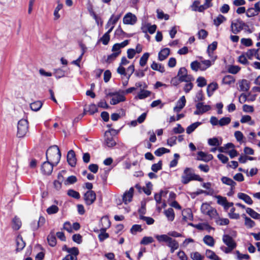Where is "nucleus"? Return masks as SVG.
Here are the masks:
<instances>
[{
  "mask_svg": "<svg viewBox=\"0 0 260 260\" xmlns=\"http://www.w3.org/2000/svg\"><path fill=\"white\" fill-rule=\"evenodd\" d=\"M155 237L159 243H166L167 246L170 248V252L172 253L179 247V243L176 239H173L166 234L156 235Z\"/></svg>",
  "mask_w": 260,
  "mask_h": 260,
  "instance_id": "nucleus-1",
  "label": "nucleus"
},
{
  "mask_svg": "<svg viewBox=\"0 0 260 260\" xmlns=\"http://www.w3.org/2000/svg\"><path fill=\"white\" fill-rule=\"evenodd\" d=\"M47 160L49 161L56 166L61 158V152L57 145L50 147L46 153Z\"/></svg>",
  "mask_w": 260,
  "mask_h": 260,
  "instance_id": "nucleus-2",
  "label": "nucleus"
},
{
  "mask_svg": "<svg viewBox=\"0 0 260 260\" xmlns=\"http://www.w3.org/2000/svg\"><path fill=\"white\" fill-rule=\"evenodd\" d=\"M181 182L184 184H188L193 180L202 182L203 179L199 175L194 173L193 170L190 168H186L183 171L181 177Z\"/></svg>",
  "mask_w": 260,
  "mask_h": 260,
  "instance_id": "nucleus-3",
  "label": "nucleus"
},
{
  "mask_svg": "<svg viewBox=\"0 0 260 260\" xmlns=\"http://www.w3.org/2000/svg\"><path fill=\"white\" fill-rule=\"evenodd\" d=\"M101 223L104 227L101 229L98 237L100 241H103L109 237V234L106 233V230L110 227V221L107 217H103L101 219Z\"/></svg>",
  "mask_w": 260,
  "mask_h": 260,
  "instance_id": "nucleus-4",
  "label": "nucleus"
},
{
  "mask_svg": "<svg viewBox=\"0 0 260 260\" xmlns=\"http://www.w3.org/2000/svg\"><path fill=\"white\" fill-rule=\"evenodd\" d=\"M248 25L240 19L234 20L231 22V28L232 32L237 34Z\"/></svg>",
  "mask_w": 260,
  "mask_h": 260,
  "instance_id": "nucleus-5",
  "label": "nucleus"
},
{
  "mask_svg": "<svg viewBox=\"0 0 260 260\" xmlns=\"http://www.w3.org/2000/svg\"><path fill=\"white\" fill-rule=\"evenodd\" d=\"M28 123L27 120L22 119L18 122L17 136L19 138L23 137L28 132Z\"/></svg>",
  "mask_w": 260,
  "mask_h": 260,
  "instance_id": "nucleus-6",
  "label": "nucleus"
},
{
  "mask_svg": "<svg viewBox=\"0 0 260 260\" xmlns=\"http://www.w3.org/2000/svg\"><path fill=\"white\" fill-rule=\"evenodd\" d=\"M180 82H191L194 78L191 75L187 74V71L185 68H181L177 74Z\"/></svg>",
  "mask_w": 260,
  "mask_h": 260,
  "instance_id": "nucleus-7",
  "label": "nucleus"
},
{
  "mask_svg": "<svg viewBox=\"0 0 260 260\" xmlns=\"http://www.w3.org/2000/svg\"><path fill=\"white\" fill-rule=\"evenodd\" d=\"M196 110L194 112V115H202L209 111L211 107L209 105H204V103L199 102L196 105Z\"/></svg>",
  "mask_w": 260,
  "mask_h": 260,
  "instance_id": "nucleus-8",
  "label": "nucleus"
},
{
  "mask_svg": "<svg viewBox=\"0 0 260 260\" xmlns=\"http://www.w3.org/2000/svg\"><path fill=\"white\" fill-rule=\"evenodd\" d=\"M96 199V194L93 190H88L84 194V200L87 205H90Z\"/></svg>",
  "mask_w": 260,
  "mask_h": 260,
  "instance_id": "nucleus-9",
  "label": "nucleus"
},
{
  "mask_svg": "<svg viewBox=\"0 0 260 260\" xmlns=\"http://www.w3.org/2000/svg\"><path fill=\"white\" fill-rule=\"evenodd\" d=\"M54 166H55L54 164L47 160L42 164L41 171L44 174L49 175L53 171Z\"/></svg>",
  "mask_w": 260,
  "mask_h": 260,
  "instance_id": "nucleus-10",
  "label": "nucleus"
},
{
  "mask_svg": "<svg viewBox=\"0 0 260 260\" xmlns=\"http://www.w3.org/2000/svg\"><path fill=\"white\" fill-rule=\"evenodd\" d=\"M137 21L136 16L132 13H128L123 18V22L125 24H134Z\"/></svg>",
  "mask_w": 260,
  "mask_h": 260,
  "instance_id": "nucleus-11",
  "label": "nucleus"
},
{
  "mask_svg": "<svg viewBox=\"0 0 260 260\" xmlns=\"http://www.w3.org/2000/svg\"><path fill=\"white\" fill-rule=\"evenodd\" d=\"M134 191V188L131 187L128 190L124 192L122 197V200L125 204H127L132 201Z\"/></svg>",
  "mask_w": 260,
  "mask_h": 260,
  "instance_id": "nucleus-12",
  "label": "nucleus"
},
{
  "mask_svg": "<svg viewBox=\"0 0 260 260\" xmlns=\"http://www.w3.org/2000/svg\"><path fill=\"white\" fill-rule=\"evenodd\" d=\"M105 143L108 147H112L116 145V142L109 131H106L105 132Z\"/></svg>",
  "mask_w": 260,
  "mask_h": 260,
  "instance_id": "nucleus-13",
  "label": "nucleus"
},
{
  "mask_svg": "<svg viewBox=\"0 0 260 260\" xmlns=\"http://www.w3.org/2000/svg\"><path fill=\"white\" fill-rule=\"evenodd\" d=\"M156 25L155 24L151 25L150 23H145L142 25L141 29L145 34L148 32L150 34H153L156 31Z\"/></svg>",
  "mask_w": 260,
  "mask_h": 260,
  "instance_id": "nucleus-14",
  "label": "nucleus"
},
{
  "mask_svg": "<svg viewBox=\"0 0 260 260\" xmlns=\"http://www.w3.org/2000/svg\"><path fill=\"white\" fill-rule=\"evenodd\" d=\"M222 241L223 243L228 247L233 248H235L236 247V243L233 239L228 235H224L222 237Z\"/></svg>",
  "mask_w": 260,
  "mask_h": 260,
  "instance_id": "nucleus-15",
  "label": "nucleus"
},
{
  "mask_svg": "<svg viewBox=\"0 0 260 260\" xmlns=\"http://www.w3.org/2000/svg\"><path fill=\"white\" fill-rule=\"evenodd\" d=\"M67 161L71 167H74L76 164V158L75 152L71 150L67 154Z\"/></svg>",
  "mask_w": 260,
  "mask_h": 260,
  "instance_id": "nucleus-16",
  "label": "nucleus"
},
{
  "mask_svg": "<svg viewBox=\"0 0 260 260\" xmlns=\"http://www.w3.org/2000/svg\"><path fill=\"white\" fill-rule=\"evenodd\" d=\"M186 104V99L184 96H182L177 102L176 106L174 108L175 112H179L185 106Z\"/></svg>",
  "mask_w": 260,
  "mask_h": 260,
  "instance_id": "nucleus-17",
  "label": "nucleus"
},
{
  "mask_svg": "<svg viewBox=\"0 0 260 260\" xmlns=\"http://www.w3.org/2000/svg\"><path fill=\"white\" fill-rule=\"evenodd\" d=\"M217 46V42H213L212 44L209 45L208 47L207 52L209 56L212 59V62H214L216 59V56L213 55V51L216 49Z\"/></svg>",
  "mask_w": 260,
  "mask_h": 260,
  "instance_id": "nucleus-18",
  "label": "nucleus"
},
{
  "mask_svg": "<svg viewBox=\"0 0 260 260\" xmlns=\"http://www.w3.org/2000/svg\"><path fill=\"white\" fill-rule=\"evenodd\" d=\"M213 158L212 154L206 153L203 151H199L198 153L197 159L208 162Z\"/></svg>",
  "mask_w": 260,
  "mask_h": 260,
  "instance_id": "nucleus-19",
  "label": "nucleus"
},
{
  "mask_svg": "<svg viewBox=\"0 0 260 260\" xmlns=\"http://www.w3.org/2000/svg\"><path fill=\"white\" fill-rule=\"evenodd\" d=\"M16 251H20L22 250L25 246V243L23 241L22 237L20 235H18L16 239Z\"/></svg>",
  "mask_w": 260,
  "mask_h": 260,
  "instance_id": "nucleus-20",
  "label": "nucleus"
},
{
  "mask_svg": "<svg viewBox=\"0 0 260 260\" xmlns=\"http://www.w3.org/2000/svg\"><path fill=\"white\" fill-rule=\"evenodd\" d=\"M221 181L222 183L230 186L232 191L234 189L236 183L232 179L227 177H222L221 179Z\"/></svg>",
  "mask_w": 260,
  "mask_h": 260,
  "instance_id": "nucleus-21",
  "label": "nucleus"
},
{
  "mask_svg": "<svg viewBox=\"0 0 260 260\" xmlns=\"http://www.w3.org/2000/svg\"><path fill=\"white\" fill-rule=\"evenodd\" d=\"M125 101V98L123 95L118 93L111 99L110 104L115 105L121 102H124Z\"/></svg>",
  "mask_w": 260,
  "mask_h": 260,
  "instance_id": "nucleus-22",
  "label": "nucleus"
},
{
  "mask_svg": "<svg viewBox=\"0 0 260 260\" xmlns=\"http://www.w3.org/2000/svg\"><path fill=\"white\" fill-rule=\"evenodd\" d=\"M240 90L242 91H247L250 88L248 81L246 79H242L239 81Z\"/></svg>",
  "mask_w": 260,
  "mask_h": 260,
  "instance_id": "nucleus-23",
  "label": "nucleus"
},
{
  "mask_svg": "<svg viewBox=\"0 0 260 260\" xmlns=\"http://www.w3.org/2000/svg\"><path fill=\"white\" fill-rule=\"evenodd\" d=\"M237 197L239 199L244 201L246 204L248 205H251L253 203V201L251 198L248 195L244 193H238Z\"/></svg>",
  "mask_w": 260,
  "mask_h": 260,
  "instance_id": "nucleus-24",
  "label": "nucleus"
},
{
  "mask_svg": "<svg viewBox=\"0 0 260 260\" xmlns=\"http://www.w3.org/2000/svg\"><path fill=\"white\" fill-rule=\"evenodd\" d=\"M170 54V49L169 48H164L162 49L158 53V59L160 61L164 60L167 58Z\"/></svg>",
  "mask_w": 260,
  "mask_h": 260,
  "instance_id": "nucleus-25",
  "label": "nucleus"
},
{
  "mask_svg": "<svg viewBox=\"0 0 260 260\" xmlns=\"http://www.w3.org/2000/svg\"><path fill=\"white\" fill-rule=\"evenodd\" d=\"M164 213L168 220L172 221L174 219L175 213L172 208H170L165 210Z\"/></svg>",
  "mask_w": 260,
  "mask_h": 260,
  "instance_id": "nucleus-26",
  "label": "nucleus"
},
{
  "mask_svg": "<svg viewBox=\"0 0 260 260\" xmlns=\"http://www.w3.org/2000/svg\"><path fill=\"white\" fill-rule=\"evenodd\" d=\"M242 216L245 219L244 224L247 228H252L255 226V222L253 220L251 219L249 217L246 216V215L244 214H242Z\"/></svg>",
  "mask_w": 260,
  "mask_h": 260,
  "instance_id": "nucleus-27",
  "label": "nucleus"
},
{
  "mask_svg": "<svg viewBox=\"0 0 260 260\" xmlns=\"http://www.w3.org/2000/svg\"><path fill=\"white\" fill-rule=\"evenodd\" d=\"M113 30L112 27H110L109 29L101 38L100 40L104 45H107L110 40V33Z\"/></svg>",
  "mask_w": 260,
  "mask_h": 260,
  "instance_id": "nucleus-28",
  "label": "nucleus"
},
{
  "mask_svg": "<svg viewBox=\"0 0 260 260\" xmlns=\"http://www.w3.org/2000/svg\"><path fill=\"white\" fill-rule=\"evenodd\" d=\"M151 68L152 70L158 71L160 73H164L165 71V68L161 64L157 63L155 61L152 62L151 65Z\"/></svg>",
  "mask_w": 260,
  "mask_h": 260,
  "instance_id": "nucleus-29",
  "label": "nucleus"
},
{
  "mask_svg": "<svg viewBox=\"0 0 260 260\" xmlns=\"http://www.w3.org/2000/svg\"><path fill=\"white\" fill-rule=\"evenodd\" d=\"M235 82V78L231 75L225 76L222 80V82L224 84L231 85Z\"/></svg>",
  "mask_w": 260,
  "mask_h": 260,
  "instance_id": "nucleus-30",
  "label": "nucleus"
},
{
  "mask_svg": "<svg viewBox=\"0 0 260 260\" xmlns=\"http://www.w3.org/2000/svg\"><path fill=\"white\" fill-rule=\"evenodd\" d=\"M21 226V221L20 219L15 217L12 219V228L14 230H18Z\"/></svg>",
  "mask_w": 260,
  "mask_h": 260,
  "instance_id": "nucleus-31",
  "label": "nucleus"
},
{
  "mask_svg": "<svg viewBox=\"0 0 260 260\" xmlns=\"http://www.w3.org/2000/svg\"><path fill=\"white\" fill-rule=\"evenodd\" d=\"M246 213L248 214L252 218L254 219H260V214L255 212L254 210L250 208H247L246 209Z\"/></svg>",
  "mask_w": 260,
  "mask_h": 260,
  "instance_id": "nucleus-32",
  "label": "nucleus"
},
{
  "mask_svg": "<svg viewBox=\"0 0 260 260\" xmlns=\"http://www.w3.org/2000/svg\"><path fill=\"white\" fill-rule=\"evenodd\" d=\"M202 123L201 122H196L190 124L186 128V133L188 134H191Z\"/></svg>",
  "mask_w": 260,
  "mask_h": 260,
  "instance_id": "nucleus-33",
  "label": "nucleus"
},
{
  "mask_svg": "<svg viewBox=\"0 0 260 260\" xmlns=\"http://www.w3.org/2000/svg\"><path fill=\"white\" fill-rule=\"evenodd\" d=\"M218 85L216 83H212L210 84L207 89V94L209 96H210L212 93L217 89Z\"/></svg>",
  "mask_w": 260,
  "mask_h": 260,
  "instance_id": "nucleus-34",
  "label": "nucleus"
},
{
  "mask_svg": "<svg viewBox=\"0 0 260 260\" xmlns=\"http://www.w3.org/2000/svg\"><path fill=\"white\" fill-rule=\"evenodd\" d=\"M226 20V18L221 15V14H219L218 15V16L215 18L213 21H214V24L215 25H216V26H219L222 23H223V22L225 21Z\"/></svg>",
  "mask_w": 260,
  "mask_h": 260,
  "instance_id": "nucleus-35",
  "label": "nucleus"
},
{
  "mask_svg": "<svg viewBox=\"0 0 260 260\" xmlns=\"http://www.w3.org/2000/svg\"><path fill=\"white\" fill-rule=\"evenodd\" d=\"M150 91L145 89H141L138 93L137 97L140 100L144 99L150 95Z\"/></svg>",
  "mask_w": 260,
  "mask_h": 260,
  "instance_id": "nucleus-36",
  "label": "nucleus"
},
{
  "mask_svg": "<svg viewBox=\"0 0 260 260\" xmlns=\"http://www.w3.org/2000/svg\"><path fill=\"white\" fill-rule=\"evenodd\" d=\"M215 219V222L219 225H226L230 222V221L228 218H220L218 215H217Z\"/></svg>",
  "mask_w": 260,
  "mask_h": 260,
  "instance_id": "nucleus-37",
  "label": "nucleus"
},
{
  "mask_svg": "<svg viewBox=\"0 0 260 260\" xmlns=\"http://www.w3.org/2000/svg\"><path fill=\"white\" fill-rule=\"evenodd\" d=\"M42 105V103L40 101H38L30 104V107L32 110L38 111L41 109Z\"/></svg>",
  "mask_w": 260,
  "mask_h": 260,
  "instance_id": "nucleus-38",
  "label": "nucleus"
},
{
  "mask_svg": "<svg viewBox=\"0 0 260 260\" xmlns=\"http://www.w3.org/2000/svg\"><path fill=\"white\" fill-rule=\"evenodd\" d=\"M203 241L206 245L212 247L214 245V240L211 236H205L203 238Z\"/></svg>",
  "mask_w": 260,
  "mask_h": 260,
  "instance_id": "nucleus-39",
  "label": "nucleus"
},
{
  "mask_svg": "<svg viewBox=\"0 0 260 260\" xmlns=\"http://www.w3.org/2000/svg\"><path fill=\"white\" fill-rule=\"evenodd\" d=\"M208 143L210 146H218L222 143L221 139L219 140L217 138H213L208 139Z\"/></svg>",
  "mask_w": 260,
  "mask_h": 260,
  "instance_id": "nucleus-40",
  "label": "nucleus"
},
{
  "mask_svg": "<svg viewBox=\"0 0 260 260\" xmlns=\"http://www.w3.org/2000/svg\"><path fill=\"white\" fill-rule=\"evenodd\" d=\"M195 227L200 230H207L209 232L211 230H214V229L210 226L208 224H204V223H200L196 225Z\"/></svg>",
  "mask_w": 260,
  "mask_h": 260,
  "instance_id": "nucleus-41",
  "label": "nucleus"
},
{
  "mask_svg": "<svg viewBox=\"0 0 260 260\" xmlns=\"http://www.w3.org/2000/svg\"><path fill=\"white\" fill-rule=\"evenodd\" d=\"M67 252L69 253L68 255H70L71 256L77 258V255L79 254V250L77 247H74L70 248V249H68Z\"/></svg>",
  "mask_w": 260,
  "mask_h": 260,
  "instance_id": "nucleus-42",
  "label": "nucleus"
},
{
  "mask_svg": "<svg viewBox=\"0 0 260 260\" xmlns=\"http://www.w3.org/2000/svg\"><path fill=\"white\" fill-rule=\"evenodd\" d=\"M149 57V53H145L140 58L139 64L141 67H144L147 63V60Z\"/></svg>",
  "mask_w": 260,
  "mask_h": 260,
  "instance_id": "nucleus-43",
  "label": "nucleus"
},
{
  "mask_svg": "<svg viewBox=\"0 0 260 260\" xmlns=\"http://www.w3.org/2000/svg\"><path fill=\"white\" fill-rule=\"evenodd\" d=\"M47 240L50 246L53 247L56 244V237L53 234L50 233L47 237Z\"/></svg>",
  "mask_w": 260,
  "mask_h": 260,
  "instance_id": "nucleus-44",
  "label": "nucleus"
},
{
  "mask_svg": "<svg viewBox=\"0 0 260 260\" xmlns=\"http://www.w3.org/2000/svg\"><path fill=\"white\" fill-rule=\"evenodd\" d=\"M81 47L82 48V52L81 54L79 56V57L75 60H73L72 62V63L75 65L77 66L78 67H80V62L82 60V57L83 54H84L85 50V47L83 45H81Z\"/></svg>",
  "mask_w": 260,
  "mask_h": 260,
  "instance_id": "nucleus-45",
  "label": "nucleus"
},
{
  "mask_svg": "<svg viewBox=\"0 0 260 260\" xmlns=\"http://www.w3.org/2000/svg\"><path fill=\"white\" fill-rule=\"evenodd\" d=\"M154 242V239L152 237H144L141 241L140 244L141 245H146L151 244Z\"/></svg>",
  "mask_w": 260,
  "mask_h": 260,
  "instance_id": "nucleus-46",
  "label": "nucleus"
},
{
  "mask_svg": "<svg viewBox=\"0 0 260 260\" xmlns=\"http://www.w3.org/2000/svg\"><path fill=\"white\" fill-rule=\"evenodd\" d=\"M256 49H249L244 54L248 59H252L254 57L256 58Z\"/></svg>",
  "mask_w": 260,
  "mask_h": 260,
  "instance_id": "nucleus-47",
  "label": "nucleus"
},
{
  "mask_svg": "<svg viewBox=\"0 0 260 260\" xmlns=\"http://www.w3.org/2000/svg\"><path fill=\"white\" fill-rule=\"evenodd\" d=\"M235 208L232 207L228 213L229 217L231 219H238L240 218V215L238 213H235Z\"/></svg>",
  "mask_w": 260,
  "mask_h": 260,
  "instance_id": "nucleus-48",
  "label": "nucleus"
},
{
  "mask_svg": "<svg viewBox=\"0 0 260 260\" xmlns=\"http://www.w3.org/2000/svg\"><path fill=\"white\" fill-rule=\"evenodd\" d=\"M231 121V119L229 117H224L221 118L220 120H219V125L220 126H223L224 125H228Z\"/></svg>",
  "mask_w": 260,
  "mask_h": 260,
  "instance_id": "nucleus-49",
  "label": "nucleus"
},
{
  "mask_svg": "<svg viewBox=\"0 0 260 260\" xmlns=\"http://www.w3.org/2000/svg\"><path fill=\"white\" fill-rule=\"evenodd\" d=\"M190 68L194 71H198L200 69H204L201 67L200 62L193 61L190 63Z\"/></svg>",
  "mask_w": 260,
  "mask_h": 260,
  "instance_id": "nucleus-50",
  "label": "nucleus"
},
{
  "mask_svg": "<svg viewBox=\"0 0 260 260\" xmlns=\"http://www.w3.org/2000/svg\"><path fill=\"white\" fill-rule=\"evenodd\" d=\"M190 256L192 260H203L204 258V256L198 252H191Z\"/></svg>",
  "mask_w": 260,
  "mask_h": 260,
  "instance_id": "nucleus-51",
  "label": "nucleus"
},
{
  "mask_svg": "<svg viewBox=\"0 0 260 260\" xmlns=\"http://www.w3.org/2000/svg\"><path fill=\"white\" fill-rule=\"evenodd\" d=\"M215 198L217 199V203L218 204L224 207L226 203L227 199L225 197H222L218 195L216 196Z\"/></svg>",
  "mask_w": 260,
  "mask_h": 260,
  "instance_id": "nucleus-52",
  "label": "nucleus"
},
{
  "mask_svg": "<svg viewBox=\"0 0 260 260\" xmlns=\"http://www.w3.org/2000/svg\"><path fill=\"white\" fill-rule=\"evenodd\" d=\"M169 152L170 150L169 149L164 147H161L156 150L154 152V154L157 156H160L162 154Z\"/></svg>",
  "mask_w": 260,
  "mask_h": 260,
  "instance_id": "nucleus-53",
  "label": "nucleus"
},
{
  "mask_svg": "<svg viewBox=\"0 0 260 260\" xmlns=\"http://www.w3.org/2000/svg\"><path fill=\"white\" fill-rule=\"evenodd\" d=\"M205 214L209 216L211 218L214 219H215L218 215L216 210L213 207L210 210H208Z\"/></svg>",
  "mask_w": 260,
  "mask_h": 260,
  "instance_id": "nucleus-54",
  "label": "nucleus"
},
{
  "mask_svg": "<svg viewBox=\"0 0 260 260\" xmlns=\"http://www.w3.org/2000/svg\"><path fill=\"white\" fill-rule=\"evenodd\" d=\"M58 210L59 208L57 206L52 205L47 209L46 212L48 214H53L56 213Z\"/></svg>",
  "mask_w": 260,
  "mask_h": 260,
  "instance_id": "nucleus-55",
  "label": "nucleus"
},
{
  "mask_svg": "<svg viewBox=\"0 0 260 260\" xmlns=\"http://www.w3.org/2000/svg\"><path fill=\"white\" fill-rule=\"evenodd\" d=\"M54 75L56 78L59 79L65 76L66 72L61 69L54 70Z\"/></svg>",
  "mask_w": 260,
  "mask_h": 260,
  "instance_id": "nucleus-56",
  "label": "nucleus"
},
{
  "mask_svg": "<svg viewBox=\"0 0 260 260\" xmlns=\"http://www.w3.org/2000/svg\"><path fill=\"white\" fill-rule=\"evenodd\" d=\"M240 68L238 66H230L228 68V72L233 74H236L239 72Z\"/></svg>",
  "mask_w": 260,
  "mask_h": 260,
  "instance_id": "nucleus-57",
  "label": "nucleus"
},
{
  "mask_svg": "<svg viewBox=\"0 0 260 260\" xmlns=\"http://www.w3.org/2000/svg\"><path fill=\"white\" fill-rule=\"evenodd\" d=\"M62 4L58 3L57 7L55 8L53 13L55 19H58L60 17L58 12L62 8Z\"/></svg>",
  "mask_w": 260,
  "mask_h": 260,
  "instance_id": "nucleus-58",
  "label": "nucleus"
},
{
  "mask_svg": "<svg viewBox=\"0 0 260 260\" xmlns=\"http://www.w3.org/2000/svg\"><path fill=\"white\" fill-rule=\"evenodd\" d=\"M68 194L76 199H79L80 198L79 193L74 190L70 189L68 191Z\"/></svg>",
  "mask_w": 260,
  "mask_h": 260,
  "instance_id": "nucleus-59",
  "label": "nucleus"
},
{
  "mask_svg": "<svg viewBox=\"0 0 260 260\" xmlns=\"http://www.w3.org/2000/svg\"><path fill=\"white\" fill-rule=\"evenodd\" d=\"M140 219L146 221V223L148 225H151L153 224L154 222V220L150 217H147L141 215L140 216Z\"/></svg>",
  "mask_w": 260,
  "mask_h": 260,
  "instance_id": "nucleus-60",
  "label": "nucleus"
},
{
  "mask_svg": "<svg viewBox=\"0 0 260 260\" xmlns=\"http://www.w3.org/2000/svg\"><path fill=\"white\" fill-rule=\"evenodd\" d=\"M212 207L210 206V205L208 203H203L201 207V210L202 212L205 214L207 211L209 210H210Z\"/></svg>",
  "mask_w": 260,
  "mask_h": 260,
  "instance_id": "nucleus-61",
  "label": "nucleus"
},
{
  "mask_svg": "<svg viewBox=\"0 0 260 260\" xmlns=\"http://www.w3.org/2000/svg\"><path fill=\"white\" fill-rule=\"evenodd\" d=\"M241 43L246 47H249L252 45V40L250 38H242L241 40Z\"/></svg>",
  "mask_w": 260,
  "mask_h": 260,
  "instance_id": "nucleus-62",
  "label": "nucleus"
},
{
  "mask_svg": "<svg viewBox=\"0 0 260 260\" xmlns=\"http://www.w3.org/2000/svg\"><path fill=\"white\" fill-rule=\"evenodd\" d=\"M236 254L237 256V258L239 260H248L250 258V256L247 254H242L239 251H236Z\"/></svg>",
  "mask_w": 260,
  "mask_h": 260,
  "instance_id": "nucleus-63",
  "label": "nucleus"
},
{
  "mask_svg": "<svg viewBox=\"0 0 260 260\" xmlns=\"http://www.w3.org/2000/svg\"><path fill=\"white\" fill-rule=\"evenodd\" d=\"M177 255L179 258L180 259V260H188V257L187 255L183 250L179 251L177 252Z\"/></svg>",
  "mask_w": 260,
  "mask_h": 260,
  "instance_id": "nucleus-64",
  "label": "nucleus"
}]
</instances>
